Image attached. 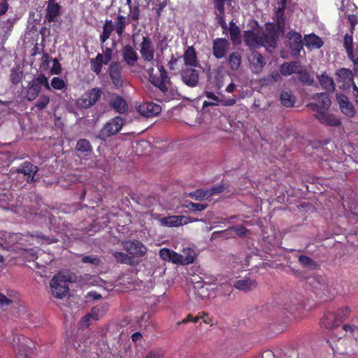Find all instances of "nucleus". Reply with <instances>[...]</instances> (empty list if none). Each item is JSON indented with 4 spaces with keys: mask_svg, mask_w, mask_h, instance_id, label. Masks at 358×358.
<instances>
[{
    "mask_svg": "<svg viewBox=\"0 0 358 358\" xmlns=\"http://www.w3.org/2000/svg\"><path fill=\"white\" fill-rule=\"evenodd\" d=\"M44 87L48 91H50L48 78L43 73L38 74L27 85L25 92V98L29 101L35 100L41 92V87Z\"/></svg>",
    "mask_w": 358,
    "mask_h": 358,
    "instance_id": "nucleus-1",
    "label": "nucleus"
},
{
    "mask_svg": "<svg viewBox=\"0 0 358 358\" xmlns=\"http://www.w3.org/2000/svg\"><path fill=\"white\" fill-rule=\"evenodd\" d=\"M312 284L315 287V294L320 297L325 296L331 299L338 293L336 287L338 283L334 280L329 281L322 276L315 278Z\"/></svg>",
    "mask_w": 358,
    "mask_h": 358,
    "instance_id": "nucleus-2",
    "label": "nucleus"
},
{
    "mask_svg": "<svg viewBox=\"0 0 358 358\" xmlns=\"http://www.w3.org/2000/svg\"><path fill=\"white\" fill-rule=\"evenodd\" d=\"M158 70L159 75L154 73L155 69L153 67H150L148 69L147 72L149 76V80L153 85L159 88L160 91L166 93L168 91L167 84L170 83V78L162 64L158 66Z\"/></svg>",
    "mask_w": 358,
    "mask_h": 358,
    "instance_id": "nucleus-3",
    "label": "nucleus"
},
{
    "mask_svg": "<svg viewBox=\"0 0 358 358\" xmlns=\"http://www.w3.org/2000/svg\"><path fill=\"white\" fill-rule=\"evenodd\" d=\"M125 124V120L120 116H116L108 120L100 130L97 137L106 141L108 138L117 134Z\"/></svg>",
    "mask_w": 358,
    "mask_h": 358,
    "instance_id": "nucleus-4",
    "label": "nucleus"
},
{
    "mask_svg": "<svg viewBox=\"0 0 358 358\" xmlns=\"http://www.w3.org/2000/svg\"><path fill=\"white\" fill-rule=\"evenodd\" d=\"M103 90L99 87H93L87 90L76 101V105L82 109H88L94 106L101 99Z\"/></svg>",
    "mask_w": 358,
    "mask_h": 358,
    "instance_id": "nucleus-5",
    "label": "nucleus"
},
{
    "mask_svg": "<svg viewBox=\"0 0 358 358\" xmlns=\"http://www.w3.org/2000/svg\"><path fill=\"white\" fill-rule=\"evenodd\" d=\"M68 280L66 276L60 274L55 275L50 281L52 294L57 299H63L69 290Z\"/></svg>",
    "mask_w": 358,
    "mask_h": 358,
    "instance_id": "nucleus-6",
    "label": "nucleus"
},
{
    "mask_svg": "<svg viewBox=\"0 0 358 358\" xmlns=\"http://www.w3.org/2000/svg\"><path fill=\"white\" fill-rule=\"evenodd\" d=\"M125 251L136 257H142L147 253V248L138 240L126 241L122 242Z\"/></svg>",
    "mask_w": 358,
    "mask_h": 358,
    "instance_id": "nucleus-7",
    "label": "nucleus"
},
{
    "mask_svg": "<svg viewBox=\"0 0 358 358\" xmlns=\"http://www.w3.org/2000/svg\"><path fill=\"white\" fill-rule=\"evenodd\" d=\"M193 67H184L180 71L182 82L189 87H194L199 84V72Z\"/></svg>",
    "mask_w": 358,
    "mask_h": 358,
    "instance_id": "nucleus-8",
    "label": "nucleus"
},
{
    "mask_svg": "<svg viewBox=\"0 0 358 358\" xmlns=\"http://www.w3.org/2000/svg\"><path fill=\"white\" fill-rule=\"evenodd\" d=\"M108 74L111 82L116 89L121 88L124 83L122 74V66L117 62H112L108 66Z\"/></svg>",
    "mask_w": 358,
    "mask_h": 358,
    "instance_id": "nucleus-9",
    "label": "nucleus"
},
{
    "mask_svg": "<svg viewBox=\"0 0 358 358\" xmlns=\"http://www.w3.org/2000/svg\"><path fill=\"white\" fill-rule=\"evenodd\" d=\"M287 38L292 56L295 57L299 56L303 48L301 35L298 32L291 31L287 34Z\"/></svg>",
    "mask_w": 358,
    "mask_h": 358,
    "instance_id": "nucleus-10",
    "label": "nucleus"
},
{
    "mask_svg": "<svg viewBox=\"0 0 358 358\" xmlns=\"http://www.w3.org/2000/svg\"><path fill=\"white\" fill-rule=\"evenodd\" d=\"M279 32L273 24L267 27L266 32L262 31V38L263 42L262 46L275 48L277 45Z\"/></svg>",
    "mask_w": 358,
    "mask_h": 358,
    "instance_id": "nucleus-11",
    "label": "nucleus"
},
{
    "mask_svg": "<svg viewBox=\"0 0 358 358\" xmlns=\"http://www.w3.org/2000/svg\"><path fill=\"white\" fill-rule=\"evenodd\" d=\"M139 46V51L142 59L147 62H152L155 57V47L151 38L148 36H143L142 41Z\"/></svg>",
    "mask_w": 358,
    "mask_h": 358,
    "instance_id": "nucleus-12",
    "label": "nucleus"
},
{
    "mask_svg": "<svg viewBox=\"0 0 358 358\" xmlns=\"http://www.w3.org/2000/svg\"><path fill=\"white\" fill-rule=\"evenodd\" d=\"M262 36V29L245 31L243 34L244 42L250 48L260 47L263 42Z\"/></svg>",
    "mask_w": 358,
    "mask_h": 358,
    "instance_id": "nucleus-13",
    "label": "nucleus"
},
{
    "mask_svg": "<svg viewBox=\"0 0 358 358\" xmlns=\"http://www.w3.org/2000/svg\"><path fill=\"white\" fill-rule=\"evenodd\" d=\"M62 6L57 0H48L46 8L45 20L48 22H55L57 21V17L60 15Z\"/></svg>",
    "mask_w": 358,
    "mask_h": 358,
    "instance_id": "nucleus-14",
    "label": "nucleus"
},
{
    "mask_svg": "<svg viewBox=\"0 0 358 358\" xmlns=\"http://www.w3.org/2000/svg\"><path fill=\"white\" fill-rule=\"evenodd\" d=\"M138 112L145 117H154L159 114L162 108L159 104L152 102H145L138 106Z\"/></svg>",
    "mask_w": 358,
    "mask_h": 358,
    "instance_id": "nucleus-15",
    "label": "nucleus"
},
{
    "mask_svg": "<svg viewBox=\"0 0 358 358\" xmlns=\"http://www.w3.org/2000/svg\"><path fill=\"white\" fill-rule=\"evenodd\" d=\"M315 117L322 124L330 127H338L341 122L334 114L327 111H319L315 114Z\"/></svg>",
    "mask_w": 358,
    "mask_h": 358,
    "instance_id": "nucleus-16",
    "label": "nucleus"
},
{
    "mask_svg": "<svg viewBox=\"0 0 358 358\" xmlns=\"http://www.w3.org/2000/svg\"><path fill=\"white\" fill-rule=\"evenodd\" d=\"M229 42L223 38H217L213 41V54L217 59L223 58L227 53Z\"/></svg>",
    "mask_w": 358,
    "mask_h": 358,
    "instance_id": "nucleus-17",
    "label": "nucleus"
},
{
    "mask_svg": "<svg viewBox=\"0 0 358 358\" xmlns=\"http://www.w3.org/2000/svg\"><path fill=\"white\" fill-rule=\"evenodd\" d=\"M336 101L338 103L341 110L343 114L350 117H354L355 115L354 107L345 94H337Z\"/></svg>",
    "mask_w": 358,
    "mask_h": 358,
    "instance_id": "nucleus-18",
    "label": "nucleus"
},
{
    "mask_svg": "<svg viewBox=\"0 0 358 358\" xmlns=\"http://www.w3.org/2000/svg\"><path fill=\"white\" fill-rule=\"evenodd\" d=\"M122 56L123 61L129 66H134L138 59L137 52L130 45L123 46Z\"/></svg>",
    "mask_w": 358,
    "mask_h": 358,
    "instance_id": "nucleus-19",
    "label": "nucleus"
},
{
    "mask_svg": "<svg viewBox=\"0 0 358 358\" xmlns=\"http://www.w3.org/2000/svg\"><path fill=\"white\" fill-rule=\"evenodd\" d=\"M249 62L252 71L256 73L261 71L266 64V61L262 55L256 50L252 52Z\"/></svg>",
    "mask_w": 358,
    "mask_h": 358,
    "instance_id": "nucleus-20",
    "label": "nucleus"
},
{
    "mask_svg": "<svg viewBox=\"0 0 358 358\" xmlns=\"http://www.w3.org/2000/svg\"><path fill=\"white\" fill-rule=\"evenodd\" d=\"M320 324L322 328L327 329L334 330L339 327V324L337 322L336 316L334 312L331 311H327L324 314Z\"/></svg>",
    "mask_w": 358,
    "mask_h": 358,
    "instance_id": "nucleus-21",
    "label": "nucleus"
},
{
    "mask_svg": "<svg viewBox=\"0 0 358 358\" xmlns=\"http://www.w3.org/2000/svg\"><path fill=\"white\" fill-rule=\"evenodd\" d=\"M185 219H187V217L185 216L171 215L160 219V223L164 227H179L187 223V221L185 220Z\"/></svg>",
    "mask_w": 358,
    "mask_h": 358,
    "instance_id": "nucleus-22",
    "label": "nucleus"
},
{
    "mask_svg": "<svg viewBox=\"0 0 358 358\" xmlns=\"http://www.w3.org/2000/svg\"><path fill=\"white\" fill-rule=\"evenodd\" d=\"M257 286V282L255 280H252L250 278H244L242 280H237L234 287L237 289L244 291L245 292H250Z\"/></svg>",
    "mask_w": 358,
    "mask_h": 358,
    "instance_id": "nucleus-23",
    "label": "nucleus"
},
{
    "mask_svg": "<svg viewBox=\"0 0 358 358\" xmlns=\"http://www.w3.org/2000/svg\"><path fill=\"white\" fill-rule=\"evenodd\" d=\"M286 7L278 6L275 12V24H273L280 33H284L285 29L286 17L285 10Z\"/></svg>",
    "mask_w": 358,
    "mask_h": 358,
    "instance_id": "nucleus-24",
    "label": "nucleus"
},
{
    "mask_svg": "<svg viewBox=\"0 0 358 358\" xmlns=\"http://www.w3.org/2000/svg\"><path fill=\"white\" fill-rule=\"evenodd\" d=\"M183 59L185 62V67L197 66L196 53L193 46H189L185 50L183 55Z\"/></svg>",
    "mask_w": 358,
    "mask_h": 358,
    "instance_id": "nucleus-25",
    "label": "nucleus"
},
{
    "mask_svg": "<svg viewBox=\"0 0 358 358\" xmlns=\"http://www.w3.org/2000/svg\"><path fill=\"white\" fill-rule=\"evenodd\" d=\"M110 106L115 112L124 114L128 110V106L126 101L120 96H117L110 101Z\"/></svg>",
    "mask_w": 358,
    "mask_h": 358,
    "instance_id": "nucleus-26",
    "label": "nucleus"
},
{
    "mask_svg": "<svg viewBox=\"0 0 358 358\" xmlns=\"http://www.w3.org/2000/svg\"><path fill=\"white\" fill-rule=\"evenodd\" d=\"M320 84L322 87L328 92H332L335 90L336 85L333 78L329 76L325 72L317 76Z\"/></svg>",
    "mask_w": 358,
    "mask_h": 358,
    "instance_id": "nucleus-27",
    "label": "nucleus"
},
{
    "mask_svg": "<svg viewBox=\"0 0 358 358\" xmlns=\"http://www.w3.org/2000/svg\"><path fill=\"white\" fill-rule=\"evenodd\" d=\"M343 47L345 49L347 55L350 59L356 57L357 52L354 50L353 38L352 34H346L343 38Z\"/></svg>",
    "mask_w": 358,
    "mask_h": 358,
    "instance_id": "nucleus-28",
    "label": "nucleus"
},
{
    "mask_svg": "<svg viewBox=\"0 0 358 358\" xmlns=\"http://www.w3.org/2000/svg\"><path fill=\"white\" fill-rule=\"evenodd\" d=\"M300 67L298 62H285L281 65L280 72L283 76H289L292 73H297Z\"/></svg>",
    "mask_w": 358,
    "mask_h": 358,
    "instance_id": "nucleus-29",
    "label": "nucleus"
},
{
    "mask_svg": "<svg viewBox=\"0 0 358 358\" xmlns=\"http://www.w3.org/2000/svg\"><path fill=\"white\" fill-rule=\"evenodd\" d=\"M38 167L30 162L26 161L20 164L19 168L16 170L18 173H22L24 176L30 174H37L38 172Z\"/></svg>",
    "mask_w": 358,
    "mask_h": 358,
    "instance_id": "nucleus-30",
    "label": "nucleus"
},
{
    "mask_svg": "<svg viewBox=\"0 0 358 358\" xmlns=\"http://www.w3.org/2000/svg\"><path fill=\"white\" fill-rule=\"evenodd\" d=\"M130 22L127 17L118 15L115 20L114 28L118 36L121 37L124 31L126 25Z\"/></svg>",
    "mask_w": 358,
    "mask_h": 358,
    "instance_id": "nucleus-31",
    "label": "nucleus"
},
{
    "mask_svg": "<svg viewBox=\"0 0 358 358\" xmlns=\"http://www.w3.org/2000/svg\"><path fill=\"white\" fill-rule=\"evenodd\" d=\"M115 28L113 21L111 20H106L103 26V31L99 36L101 43H104L110 38Z\"/></svg>",
    "mask_w": 358,
    "mask_h": 358,
    "instance_id": "nucleus-32",
    "label": "nucleus"
},
{
    "mask_svg": "<svg viewBox=\"0 0 358 358\" xmlns=\"http://www.w3.org/2000/svg\"><path fill=\"white\" fill-rule=\"evenodd\" d=\"M105 65L103 55L101 53H98L95 58L91 59L90 66L92 71L96 75H99L102 71V66Z\"/></svg>",
    "mask_w": 358,
    "mask_h": 358,
    "instance_id": "nucleus-33",
    "label": "nucleus"
},
{
    "mask_svg": "<svg viewBox=\"0 0 358 358\" xmlns=\"http://www.w3.org/2000/svg\"><path fill=\"white\" fill-rule=\"evenodd\" d=\"M304 40L306 47L320 48L324 44L322 39L315 34L306 35Z\"/></svg>",
    "mask_w": 358,
    "mask_h": 358,
    "instance_id": "nucleus-34",
    "label": "nucleus"
},
{
    "mask_svg": "<svg viewBox=\"0 0 358 358\" xmlns=\"http://www.w3.org/2000/svg\"><path fill=\"white\" fill-rule=\"evenodd\" d=\"M229 31L231 41L234 44H238L240 43L241 30L233 20L229 22Z\"/></svg>",
    "mask_w": 358,
    "mask_h": 358,
    "instance_id": "nucleus-35",
    "label": "nucleus"
},
{
    "mask_svg": "<svg viewBox=\"0 0 358 358\" xmlns=\"http://www.w3.org/2000/svg\"><path fill=\"white\" fill-rule=\"evenodd\" d=\"M280 100L285 107H292L295 103V97L290 91H282Z\"/></svg>",
    "mask_w": 358,
    "mask_h": 358,
    "instance_id": "nucleus-36",
    "label": "nucleus"
},
{
    "mask_svg": "<svg viewBox=\"0 0 358 358\" xmlns=\"http://www.w3.org/2000/svg\"><path fill=\"white\" fill-rule=\"evenodd\" d=\"M102 309L101 306H96L92 308L91 313L85 315L82 319L80 322L83 324L88 327L90 325V319H93L94 320H98L99 318V313Z\"/></svg>",
    "mask_w": 358,
    "mask_h": 358,
    "instance_id": "nucleus-37",
    "label": "nucleus"
},
{
    "mask_svg": "<svg viewBox=\"0 0 358 358\" xmlns=\"http://www.w3.org/2000/svg\"><path fill=\"white\" fill-rule=\"evenodd\" d=\"M23 77V71L19 67H13L10 70V81L12 84L17 85L20 83H21Z\"/></svg>",
    "mask_w": 358,
    "mask_h": 358,
    "instance_id": "nucleus-38",
    "label": "nucleus"
},
{
    "mask_svg": "<svg viewBox=\"0 0 358 358\" xmlns=\"http://www.w3.org/2000/svg\"><path fill=\"white\" fill-rule=\"evenodd\" d=\"M336 75L341 80H343V82H352V83H354V75L350 69L346 68H341L336 71Z\"/></svg>",
    "mask_w": 358,
    "mask_h": 358,
    "instance_id": "nucleus-39",
    "label": "nucleus"
},
{
    "mask_svg": "<svg viewBox=\"0 0 358 358\" xmlns=\"http://www.w3.org/2000/svg\"><path fill=\"white\" fill-rule=\"evenodd\" d=\"M203 95L206 96L208 99H210L211 101H204L203 102V108L220 105L221 98L216 96L213 92L205 91Z\"/></svg>",
    "mask_w": 358,
    "mask_h": 358,
    "instance_id": "nucleus-40",
    "label": "nucleus"
},
{
    "mask_svg": "<svg viewBox=\"0 0 358 358\" xmlns=\"http://www.w3.org/2000/svg\"><path fill=\"white\" fill-rule=\"evenodd\" d=\"M76 149L80 152L90 153L92 152L90 142L85 138H81L77 141Z\"/></svg>",
    "mask_w": 358,
    "mask_h": 358,
    "instance_id": "nucleus-41",
    "label": "nucleus"
},
{
    "mask_svg": "<svg viewBox=\"0 0 358 358\" xmlns=\"http://www.w3.org/2000/svg\"><path fill=\"white\" fill-rule=\"evenodd\" d=\"M241 63V56L240 53L234 52L229 55V64L231 70L236 71L240 67Z\"/></svg>",
    "mask_w": 358,
    "mask_h": 358,
    "instance_id": "nucleus-42",
    "label": "nucleus"
},
{
    "mask_svg": "<svg viewBox=\"0 0 358 358\" xmlns=\"http://www.w3.org/2000/svg\"><path fill=\"white\" fill-rule=\"evenodd\" d=\"M313 98L321 102V107L328 108L331 105V99L327 92L316 93Z\"/></svg>",
    "mask_w": 358,
    "mask_h": 358,
    "instance_id": "nucleus-43",
    "label": "nucleus"
},
{
    "mask_svg": "<svg viewBox=\"0 0 358 358\" xmlns=\"http://www.w3.org/2000/svg\"><path fill=\"white\" fill-rule=\"evenodd\" d=\"M231 231H234L236 232V234L241 236V237H244L246 236V234H247V229L243 227V226H240V227H229L226 230H224L222 231H221L220 233L224 236H229L231 235Z\"/></svg>",
    "mask_w": 358,
    "mask_h": 358,
    "instance_id": "nucleus-44",
    "label": "nucleus"
},
{
    "mask_svg": "<svg viewBox=\"0 0 358 358\" xmlns=\"http://www.w3.org/2000/svg\"><path fill=\"white\" fill-rule=\"evenodd\" d=\"M50 90H65L67 89V83L59 77H53L50 85Z\"/></svg>",
    "mask_w": 358,
    "mask_h": 358,
    "instance_id": "nucleus-45",
    "label": "nucleus"
},
{
    "mask_svg": "<svg viewBox=\"0 0 358 358\" xmlns=\"http://www.w3.org/2000/svg\"><path fill=\"white\" fill-rule=\"evenodd\" d=\"M297 73L299 74V81L301 82L303 85L310 86L313 84V78L311 77L309 73L306 71L299 69Z\"/></svg>",
    "mask_w": 358,
    "mask_h": 358,
    "instance_id": "nucleus-46",
    "label": "nucleus"
},
{
    "mask_svg": "<svg viewBox=\"0 0 358 358\" xmlns=\"http://www.w3.org/2000/svg\"><path fill=\"white\" fill-rule=\"evenodd\" d=\"M113 257L115 260L121 264H131L132 257L129 256L127 254L122 252H113L112 253Z\"/></svg>",
    "mask_w": 358,
    "mask_h": 358,
    "instance_id": "nucleus-47",
    "label": "nucleus"
},
{
    "mask_svg": "<svg viewBox=\"0 0 358 358\" xmlns=\"http://www.w3.org/2000/svg\"><path fill=\"white\" fill-rule=\"evenodd\" d=\"M343 206L345 210H349L352 214L358 216V202L350 201L343 199Z\"/></svg>",
    "mask_w": 358,
    "mask_h": 358,
    "instance_id": "nucleus-48",
    "label": "nucleus"
},
{
    "mask_svg": "<svg viewBox=\"0 0 358 358\" xmlns=\"http://www.w3.org/2000/svg\"><path fill=\"white\" fill-rule=\"evenodd\" d=\"M358 327L355 325L344 324L342 327V331L338 333L337 335H334V333H333L331 336V339L334 341L335 340H336L337 341H339V340L345 335L343 331L347 332V331H350L351 333H352Z\"/></svg>",
    "mask_w": 358,
    "mask_h": 358,
    "instance_id": "nucleus-49",
    "label": "nucleus"
},
{
    "mask_svg": "<svg viewBox=\"0 0 358 358\" xmlns=\"http://www.w3.org/2000/svg\"><path fill=\"white\" fill-rule=\"evenodd\" d=\"M131 15L127 17L129 19L130 22L133 24L134 27H136L138 24L139 17H140V8L139 5L137 4L134 7H131Z\"/></svg>",
    "mask_w": 358,
    "mask_h": 358,
    "instance_id": "nucleus-50",
    "label": "nucleus"
},
{
    "mask_svg": "<svg viewBox=\"0 0 358 358\" xmlns=\"http://www.w3.org/2000/svg\"><path fill=\"white\" fill-rule=\"evenodd\" d=\"M350 313V310L348 307L338 309L336 313H334L336 316L337 322H338L339 325L348 317Z\"/></svg>",
    "mask_w": 358,
    "mask_h": 358,
    "instance_id": "nucleus-51",
    "label": "nucleus"
},
{
    "mask_svg": "<svg viewBox=\"0 0 358 358\" xmlns=\"http://www.w3.org/2000/svg\"><path fill=\"white\" fill-rule=\"evenodd\" d=\"M50 103V97L47 95H41L39 99L35 103L36 107L39 110H42L45 109Z\"/></svg>",
    "mask_w": 358,
    "mask_h": 358,
    "instance_id": "nucleus-52",
    "label": "nucleus"
},
{
    "mask_svg": "<svg viewBox=\"0 0 358 358\" xmlns=\"http://www.w3.org/2000/svg\"><path fill=\"white\" fill-rule=\"evenodd\" d=\"M215 18L217 21V23L220 24V26L224 30V32L227 29V25L225 22V15H224V10H218L215 11Z\"/></svg>",
    "mask_w": 358,
    "mask_h": 358,
    "instance_id": "nucleus-53",
    "label": "nucleus"
},
{
    "mask_svg": "<svg viewBox=\"0 0 358 358\" xmlns=\"http://www.w3.org/2000/svg\"><path fill=\"white\" fill-rule=\"evenodd\" d=\"M182 259L183 265L192 263L194 261V252L190 249L183 250Z\"/></svg>",
    "mask_w": 358,
    "mask_h": 358,
    "instance_id": "nucleus-54",
    "label": "nucleus"
},
{
    "mask_svg": "<svg viewBox=\"0 0 358 358\" xmlns=\"http://www.w3.org/2000/svg\"><path fill=\"white\" fill-rule=\"evenodd\" d=\"M81 262L83 264H91L94 266H99L101 264L100 258L99 257H97L96 255L84 256L82 258Z\"/></svg>",
    "mask_w": 358,
    "mask_h": 358,
    "instance_id": "nucleus-55",
    "label": "nucleus"
},
{
    "mask_svg": "<svg viewBox=\"0 0 358 358\" xmlns=\"http://www.w3.org/2000/svg\"><path fill=\"white\" fill-rule=\"evenodd\" d=\"M185 207L191 211L201 212V211L204 210L208 207V204L196 203L190 201L185 206Z\"/></svg>",
    "mask_w": 358,
    "mask_h": 358,
    "instance_id": "nucleus-56",
    "label": "nucleus"
},
{
    "mask_svg": "<svg viewBox=\"0 0 358 358\" xmlns=\"http://www.w3.org/2000/svg\"><path fill=\"white\" fill-rule=\"evenodd\" d=\"M189 195L199 201L203 200V199L208 198L210 196L208 191H204L201 189H196L193 193H190Z\"/></svg>",
    "mask_w": 358,
    "mask_h": 358,
    "instance_id": "nucleus-57",
    "label": "nucleus"
},
{
    "mask_svg": "<svg viewBox=\"0 0 358 358\" xmlns=\"http://www.w3.org/2000/svg\"><path fill=\"white\" fill-rule=\"evenodd\" d=\"M164 351L162 349H153L150 350L144 358H163Z\"/></svg>",
    "mask_w": 358,
    "mask_h": 358,
    "instance_id": "nucleus-58",
    "label": "nucleus"
},
{
    "mask_svg": "<svg viewBox=\"0 0 358 358\" xmlns=\"http://www.w3.org/2000/svg\"><path fill=\"white\" fill-rule=\"evenodd\" d=\"M299 262L304 267H310L315 264L313 260L306 255H300L299 257Z\"/></svg>",
    "mask_w": 358,
    "mask_h": 358,
    "instance_id": "nucleus-59",
    "label": "nucleus"
},
{
    "mask_svg": "<svg viewBox=\"0 0 358 358\" xmlns=\"http://www.w3.org/2000/svg\"><path fill=\"white\" fill-rule=\"evenodd\" d=\"M53 65L50 70V73L52 75H59L62 72V66L57 58L53 60Z\"/></svg>",
    "mask_w": 358,
    "mask_h": 358,
    "instance_id": "nucleus-60",
    "label": "nucleus"
},
{
    "mask_svg": "<svg viewBox=\"0 0 358 358\" xmlns=\"http://www.w3.org/2000/svg\"><path fill=\"white\" fill-rule=\"evenodd\" d=\"M172 251V250L168 248H162L159 251V257L163 260L170 262Z\"/></svg>",
    "mask_w": 358,
    "mask_h": 358,
    "instance_id": "nucleus-61",
    "label": "nucleus"
},
{
    "mask_svg": "<svg viewBox=\"0 0 358 358\" xmlns=\"http://www.w3.org/2000/svg\"><path fill=\"white\" fill-rule=\"evenodd\" d=\"M149 315L147 313H143L141 316L137 319L136 322H138L140 328H146L147 322L149 319Z\"/></svg>",
    "mask_w": 358,
    "mask_h": 358,
    "instance_id": "nucleus-62",
    "label": "nucleus"
},
{
    "mask_svg": "<svg viewBox=\"0 0 358 358\" xmlns=\"http://www.w3.org/2000/svg\"><path fill=\"white\" fill-rule=\"evenodd\" d=\"M182 260V255L178 254L173 250L172 251L170 262L174 264H180L183 265Z\"/></svg>",
    "mask_w": 358,
    "mask_h": 358,
    "instance_id": "nucleus-63",
    "label": "nucleus"
},
{
    "mask_svg": "<svg viewBox=\"0 0 358 358\" xmlns=\"http://www.w3.org/2000/svg\"><path fill=\"white\" fill-rule=\"evenodd\" d=\"M113 50L110 48H106L103 51V59L105 61V65L109 64L112 59Z\"/></svg>",
    "mask_w": 358,
    "mask_h": 358,
    "instance_id": "nucleus-64",
    "label": "nucleus"
}]
</instances>
